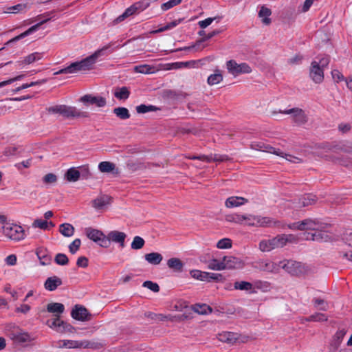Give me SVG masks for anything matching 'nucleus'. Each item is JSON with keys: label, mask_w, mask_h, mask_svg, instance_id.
<instances>
[{"label": "nucleus", "mask_w": 352, "mask_h": 352, "mask_svg": "<svg viewBox=\"0 0 352 352\" xmlns=\"http://www.w3.org/2000/svg\"><path fill=\"white\" fill-rule=\"evenodd\" d=\"M303 230H314V233H308L306 239L318 242L327 241L330 236L326 231L328 224L318 219H305L301 221Z\"/></svg>", "instance_id": "f257e3e1"}, {"label": "nucleus", "mask_w": 352, "mask_h": 352, "mask_svg": "<svg viewBox=\"0 0 352 352\" xmlns=\"http://www.w3.org/2000/svg\"><path fill=\"white\" fill-rule=\"evenodd\" d=\"M109 48V46H105L101 50L95 52L91 56L82 59L80 61L72 63L69 66L58 70L54 73V75H59L62 74H74L80 71L89 70L92 68V66L96 63V60L101 56L102 52Z\"/></svg>", "instance_id": "f03ea898"}, {"label": "nucleus", "mask_w": 352, "mask_h": 352, "mask_svg": "<svg viewBox=\"0 0 352 352\" xmlns=\"http://www.w3.org/2000/svg\"><path fill=\"white\" fill-rule=\"evenodd\" d=\"M226 221L239 224L245 223L250 226H270L272 223V219L269 217L239 214H233L227 216Z\"/></svg>", "instance_id": "7ed1b4c3"}, {"label": "nucleus", "mask_w": 352, "mask_h": 352, "mask_svg": "<svg viewBox=\"0 0 352 352\" xmlns=\"http://www.w3.org/2000/svg\"><path fill=\"white\" fill-rule=\"evenodd\" d=\"M47 111L50 113H58L65 118H87L89 113L78 109L75 107H70L64 104L50 107Z\"/></svg>", "instance_id": "20e7f679"}, {"label": "nucleus", "mask_w": 352, "mask_h": 352, "mask_svg": "<svg viewBox=\"0 0 352 352\" xmlns=\"http://www.w3.org/2000/svg\"><path fill=\"white\" fill-rule=\"evenodd\" d=\"M54 12H55L54 11H50V12H45L44 14L38 15L36 16V19H41L40 22H38V23L35 24L34 25H32L28 30H27L24 32L21 33V34H19V35L14 37L13 38L9 40L5 45H9L10 43H14V42H16V41H18L25 38V36L30 35L32 32H35L36 30H37L38 29V28L41 25L47 23L51 19L54 18Z\"/></svg>", "instance_id": "39448f33"}, {"label": "nucleus", "mask_w": 352, "mask_h": 352, "mask_svg": "<svg viewBox=\"0 0 352 352\" xmlns=\"http://www.w3.org/2000/svg\"><path fill=\"white\" fill-rule=\"evenodd\" d=\"M280 266L292 276H300L309 271L306 265L293 260L282 261Z\"/></svg>", "instance_id": "423d86ee"}, {"label": "nucleus", "mask_w": 352, "mask_h": 352, "mask_svg": "<svg viewBox=\"0 0 352 352\" xmlns=\"http://www.w3.org/2000/svg\"><path fill=\"white\" fill-rule=\"evenodd\" d=\"M289 240L285 234L278 235L272 239H265L259 243V249L262 252H270L276 248H283Z\"/></svg>", "instance_id": "0eeeda50"}, {"label": "nucleus", "mask_w": 352, "mask_h": 352, "mask_svg": "<svg viewBox=\"0 0 352 352\" xmlns=\"http://www.w3.org/2000/svg\"><path fill=\"white\" fill-rule=\"evenodd\" d=\"M3 233L8 238L14 240L20 241L25 237V230L19 225L6 223L3 226Z\"/></svg>", "instance_id": "6e6552de"}, {"label": "nucleus", "mask_w": 352, "mask_h": 352, "mask_svg": "<svg viewBox=\"0 0 352 352\" xmlns=\"http://www.w3.org/2000/svg\"><path fill=\"white\" fill-rule=\"evenodd\" d=\"M86 236L91 241L98 244L100 247L108 248L110 242L107 236L100 230L92 228H85Z\"/></svg>", "instance_id": "1a4fd4ad"}, {"label": "nucleus", "mask_w": 352, "mask_h": 352, "mask_svg": "<svg viewBox=\"0 0 352 352\" xmlns=\"http://www.w3.org/2000/svg\"><path fill=\"white\" fill-rule=\"evenodd\" d=\"M226 66L229 73L234 76L252 72V69L248 64L245 63L238 64L234 60H228L226 63Z\"/></svg>", "instance_id": "9d476101"}, {"label": "nucleus", "mask_w": 352, "mask_h": 352, "mask_svg": "<svg viewBox=\"0 0 352 352\" xmlns=\"http://www.w3.org/2000/svg\"><path fill=\"white\" fill-rule=\"evenodd\" d=\"M280 113L291 114L294 122L298 126L302 125L307 122V117L302 109L292 108L285 111H280Z\"/></svg>", "instance_id": "9b49d317"}, {"label": "nucleus", "mask_w": 352, "mask_h": 352, "mask_svg": "<svg viewBox=\"0 0 352 352\" xmlns=\"http://www.w3.org/2000/svg\"><path fill=\"white\" fill-rule=\"evenodd\" d=\"M47 324L50 328L61 333L72 332L74 329L70 324L61 320L58 315H56V318L52 322L47 321Z\"/></svg>", "instance_id": "f8f14e48"}, {"label": "nucleus", "mask_w": 352, "mask_h": 352, "mask_svg": "<svg viewBox=\"0 0 352 352\" xmlns=\"http://www.w3.org/2000/svg\"><path fill=\"white\" fill-rule=\"evenodd\" d=\"M67 349H99L102 344L89 340H67Z\"/></svg>", "instance_id": "ddd939ff"}, {"label": "nucleus", "mask_w": 352, "mask_h": 352, "mask_svg": "<svg viewBox=\"0 0 352 352\" xmlns=\"http://www.w3.org/2000/svg\"><path fill=\"white\" fill-rule=\"evenodd\" d=\"M217 338L221 342L234 345L239 342L241 335L236 332L222 331L217 335Z\"/></svg>", "instance_id": "4468645a"}, {"label": "nucleus", "mask_w": 352, "mask_h": 352, "mask_svg": "<svg viewBox=\"0 0 352 352\" xmlns=\"http://www.w3.org/2000/svg\"><path fill=\"white\" fill-rule=\"evenodd\" d=\"M71 316L74 319L80 321H89L91 317L88 310L85 307L79 305L74 306L72 310Z\"/></svg>", "instance_id": "2eb2a0df"}, {"label": "nucleus", "mask_w": 352, "mask_h": 352, "mask_svg": "<svg viewBox=\"0 0 352 352\" xmlns=\"http://www.w3.org/2000/svg\"><path fill=\"white\" fill-rule=\"evenodd\" d=\"M309 76L316 83H320L324 80V69H322L319 63L313 61L311 64Z\"/></svg>", "instance_id": "dca6fc26"}, {"label": "nucleus", "mask_w": 352, "mask_h": 352, "mask_svg": "<svg viewBox=\"0 0 352 352\" xmlns=\"http://www.w3.org/2000/svg\"><path fill=\"white\" fill-rule=\"evenodd\" d=\"M80 101L84 104H94L98 107H104L107 104L106 98L102 96H95L86 94L80 98Z\"/></svg>", "instance_id": "f3484780"}, {"label": "nucleus", "mask_w": 352, "mask_h": 352, "mask_svg": "<svg viewBox=\"0 0 352 352\" xmlns=\"http://www.w3.org/2000/svg\"><path fill=\"white\" fill-rule=\"evenodd\" d=\"M316 201L317 197L316 195L313 194H307L298 198V200L294 202V207L296 208H301L302 207L314 205Z\"/></svg>", "instance_id": "a211bd4d"}, {"label": "nucleus", "mask_w": 352, "mask_h": 352, "mask_svg": "<svg viewBox=\"0 0 352 352\" xmlns=\"http://www.w3.org/2000/svg\"><path fill=\"white\" fill-rule=\"evenodd\" d=\"M21 146L19 145L12 144L6 146L2 153H0V162H4L10 157L20 153Z\"/></svg>", "instance_id": "6ab92c4d"}, {"label": "nucleus", "mask_w": 352, "mask_h": 352, "mask_svg": "<svg viewBox=\"0 0 352 352\" xmlns=\"http://www.w3.org/2000/svg\"><path fill=\"white\" fill-rule=\"evenodd\" d=\"M223 263L226 269H239L243 265L242 261L232 256H225L223 258Z\"/></svg>", "instance_id": "aec40b11"}, {"label": "nucleus", "mask_w": 352, "mask_h": 352, "mask_svg": "<svg viewBox=\"0 0 352 352\" xmlns=\"http://www.w3.org/2000/svg\"><path fill=\"white\" fill-rule=\"evenodd\" d=\"M10 337L16 344H23L31 341L30 336L28 333L19 331L11 332Z\"/></svg>", "instance_id": "412c9836"}, {"label": "nucleus", "mask_w": 352, "mask_h": 352, "mask_svg": "<svg viewBox=\"0 0 352 352\" xmlns=\"http://www.w3.org/2000/svg\"><path fill=\"white\" fill-rule=\"evenodd\" d=\"M192 159H199L206 162H226L229 160V157L226 155H220V154H210L208 155H201L197 157H193Z\"/></svg>", "instance_id": "4be33fe9"}, {"label": "nucleus", "mask_w": 352, "mask_h": 352, "mask_svg": "<svg viewBox=\"0 0 352 352\" xmlns=\"http://www.w3.org/2000/svg\"><path fill=\"white\" fill-rule=\"evenodd\" d=\"M111 197L109 195H102L92 201V206L96 210H100L109 205Z\"/></svg>", "instance_id": "5701e85b"}, {"label": "nucleus", "mask_w": 352, "mask_h": 352, "mask_svg": "<svg viewBox=\"0 0 352 352\" xmlns=\"http://www.w3.org/2000/svg\"><path fill=\"white\" fill-rule=\"evenodd\" d=\"M63 284L61 278L56 276L47 278L44 283V287L47 291H54L57 287Z\"/></svg>", "instance_id": "b1692460"}, {"label": "nucleus", "mask_w": 352, "mask_h": 352, "mask_svg": "<svg viewBox=\"0 0 352 352\" xmlns=\"http://www.w3.org/2000/svg\"><path fill=\"white\" fill-rule=\"evenodd\" d=\"M41 54L38 52L32 53L24 57L23 59L16 61L15 65L16 67H20L23 65H30L36 60L41 59Z\"/></svg>", "instance_id": "393cba45"}, {"label": "nucleus", "mask_w": 352, "mask_h": 352, "mask_svg": "<svg viewBox=\"0 0 352 352\" xmlns=\"http://www.w3.org/2000/svg\"><path fill=\"white\" fill-rule=\"evenodd\" d=\"M346 332L347 329L345 327L339 328L336 331L331 342V345L334 349H338Z\"/></svg>", "instance_id": "a878e982"}, {"label": "nucleus", "mask_w": 352, "mask_h": 352, "mask_svg": "<svg viewBox=\"0 0 352 352\" xmlns=\"http://www.w3.org/2000/svg\"><path fill=\"white\" fill-rule=\"evenodd\" d=\"M126 234L119 231H111L108 234L107 236L111 243V241L120 243V246L123 248L124 246V240L126 239Z\"/></svg>", "instance_id": "bb28decb"}, {"label": "nucleus", "mask_w": 352, "mask_h": 352, "mask_svg": "<svg viewBox=\"0 0 352 352\" xmlns=\"http://www.w3.org/2000/svg\"><path fill=\"white\" fill-rule=\"evenodd\" d=\"M248 202V200L243 197H230L225 202V206L227 208H234L241 206Z\"/></svg>", "instance_id": "cd10ccee"}, {"label": "nucleus", "mask_w": 352, "mask_h": 352, "mask_svg": "<svg viewBox=\"0 0 352 352\" xmlns=\"http://www.w3.org/2000/svg\"><path fill=\"white\" fill-rule=\"evenodd\" d=\"M220 33L219 30H214L210 33H208L207 35H206L205 37H203L199 41H198L196 44L192 45L191 46L186 47L184 48V50H190L192 49H196V50H201L204 47H201V42L208 41L212 38L213 36L219 34Z\"/></svg>", "instance_id": "c85d7f7f"}, {"label": "nucleus", "mask_w": 352, "mask_h": 352, "mask_svg": "<svg viewBox=\"0 0 352 352\" xmlns=\"http://www.w3.org/2000/svg\"><path fill=\"white\" fill-rule=\"evenodd\" d=\"M234 287L235 289L247 291L250 294H254L256 292L253 285L247 281H236L234 284Z\"/></svg>", "instance_id": "c756f323"}, {"label": "nucleus", "mask_w": 352, "mask_h": 352, "mask_svg": "<svg viewBox=\"0 0 352 352\" xmlns=\"http://www.w3.org/2000/svg\"><path fill=\"white\" fill-rule=\"evenodd\" d=\"M145 260L150 264L158 265L162 259V255L158 252H151L144 255Z\"/></svg>", "instance_id": "7c9ffc66"}, {"label": "nucleus", "mask_w": 352, "mask_h": 352, "mask_svg": "<svg viewBox=\"0 0 352 352\" xmlns=\"http://www.w3.org/2000/svg\"><path fill=\"white\" fill-rule=\"evenodd\" d=\"M167 265L169 268L179 272H182L184 267V263L178 258H171L168 259Z\"/></svg>", "instance_id": "2f4dec72"}, {"label": "nucleus", "mask_w": 352, "mask_h": 352, "mask_svg": "<svg viewBox=\"0 0 352 352\" xmlns=\"http://www.w3.org/2000/svg\"><path fill=\"white\" fill-rule=\"evenodd\" d=\"M130 96V91L126 87H117L115 92L114 96L118 100H126Z\"/></svg>", "instance_id": "473e14b6"}, {"label": "nucleus", "mask_w": 352, "mask_h": 352, "mask_svg": "<svg viewBox=\"0 0 352 352\" xmlns=\"http://www.w3.org/2000/svg\"><path fill=\"white\" fill-rule=\"evenodd\" d=\"M65 307L62 303L51 302L47 306V311L50 313L58 314L57 315L63 313Z\"/></svg>", "instance_id": "72a5a7b5"}, {"label": "nucleus", "mask_w": 352, "mask_h": 352, "mask_svg": "<svg viewBox=\"0 0 352 352\" xmlns=\"http://www.w3.org/2000/svg\"><path fill=\"white\" fill-rule=\"evenodd\" d=\"M272 12L271 10L265 6H262L258 12V16L262 19V22L265 25H270L271 23V19L269 16L271 15Z\"/></svg>", "instance_id": "f704fd0d"}, {"label": "nucleus", "mask_w": 352, "mask_h": 352, "mask_svg": "<svg viewBox=\"0 0 352 352\" xmlns=\"http://www.w3.org/2000/svg\"><path fill=\"white\" fill-rule=\"evenodd\" d=\"M59 232L66 237H69L74 234V228L70 223H65L60 226Z\"/></svg>", "instance_id": "c9c22d12"}, {"label": "nucleus", "mask_w": 352, "mask_h": 352, "mask_svg": "<svg viewBox=\"0 0 352 352\" xmlns=\"http://www.w3.org/2000/svg\"><path fill=\"white\" fill-rule=\"evenodd\" d=\"M65 177L68 182H76L80 177V170L76 169L75 168H71L66 172Z\"/></svg>", "instance_id": "e433bc0d"}, {"label": "nucleus", "mask_w": 352, "mask_h": 352, "mask_svg": "<svg viewBox=\"0 0 352 352\" xmlns=\"http://www.w3.org/2000/svg\"><path fill=\"white\" fill-rule=\"evenodd\" d=\"M303 320L307 322H325L328 320V316L322 313H315L303 318Z\"/></svg>", "instance_id": "4c0bfd02"}, {"label": "nucleus", "mask_w": 352, "mask_h": 352, "mask_svg": "<svg viewBox=\"0 0 352 352\" xmlns=\"http://www.w3.org/2000/svg\"><path fill=\"white\" fill-rule=\"evenodd\" d=\"M133 70L137 73L148 74L155 72V67L147 64H144L135 66Z\"/></svg>", "instance_id": "58836bf2"}, {"label": "nucleus", "mask_w": 352, "mask_h": 352, "mask_svg": "<svg viewBox=\"0 0 352 352\" xmlns=\"http://www.w3.org/2000/svg\"><path fill=\"white\" fill-rule=\"evenodd\" d=\"M208 268L219 271L225 270V266L223 265V260L219 261L218 259L212 258L208 262Z\"/></svg>", "instance_id": "ea45409f"}, {"label": "nucleus", "mask_w": 352, "mask_h": 352, "mask_svg": "<svg viewBox=\"0 0 352 352\" xmlns=\"http://www.w3.org/2000/svg\"><path fill=\"white\" fill-rule=\"evenodd\" d=\"M223 80V76L219 70H216L215 73L211 74L208 78V83L210 85H214Z\"/></svg>", "instance_id": "a19ab883"}, {"label": "nucleus", "mask_w": 352, "mask_h": 352, "mask_svg": "<svg viewBox=\"0 0 352 352\" xmlns=\"http://www.w3.org/2000/svg\"><path fill=\"white\" fill-rule=\"evenodd\" d=\"M113 113L121 120H126L130 118L129 110L126 107H117L113 109Z\"/></svg>", "instance_id": "79ce46f5"}, {"label": "nucleus", "mask_w": 352, "mask_h": 352, "mask_svg": "<svg viewBox=\"0 0 352 352\" xmlns=\"http://www.w3.org/2000/svg\"><path fill=\"white\" fill-rule=\"evenodd\" d=\"M116 168L113 163L110 162H102L98 164V169L102 173L112 172Z\"/></svg>", "instance_id": "37998d69"}, {"label": "nucleus", "mask_w": 352, "mask_h": 352, "mask_svg": "<svg viewBox=\"0 0 352 352\" xmlns=\"http://www.w3.org/2000/svg\"><path fill=\"white\" fill-rule=\"evenodd\" d=\"M190 276L197 280L201 281H207L208 280V272H202L198 270H192L190 272Z\"/></svg>", "instance_id": "c03bdc74"}, {"label": "nucleus", "mask_w": 352, "mask_h": 352, "mask_svg": "<svg viewBox=\"0 0 352 352\" xmlns=\"http://www.w3.org/2000/svg\"><path fill=\"white\" fill-rule=\"evenodd\" d=\"M28 9V5L26 3H19L11 7H8L5 11L6 13H19L21 12L25 11Z\"/></svg>", "instance_id": "a18cd8bd"}, {"label": "nucleus", "mask_w": 352, "mask_h": 352, "mask_svg": "<svg viewBox=\"0 0 352 352\" xmlns=\"http://www.w3.org/2000/svg\"><path fill=\"white\" fill-rule=\"evenodd\" d=\"M49 225H50L52 227L54 226V224L52 221L48 223L45 220H42L39 219L34 220V221L32 223L33 227L39 228L42 230H49Z\"/></svg>", "instance_id": "49530a36"}, {"label": "nucleus", "mask_w": 352, "mask_h": 352, "mask_svg": "<svg viewBox=\"0 0 352 352\" xmlns=\"http://www.w3.org/2000/svg\"><path fill=\"white\" fill-rule=\"evenodd\" d=\"M193 310L199 314H207L208 313H211L212 311V308L206 304H197L193 307Z\"/></svg>", "instance_id": "de8ad7c7"}, {"label": "nucleus", "mask_w": 352, "mask_h": 352, "mask_svg": "<svg viewBox=\"0 0 352 352\" xmlns=\"http://www.w3.org/2000/svg\"><path fill=\"white\" fill-rule=\"evenodd\" d=\"M145 241L143 238L136 236L133 238L131 247L133 250H140L144 247Z\"/></svg>", "instance_id": "09e8293b"}, {"label": "nucleus", "mask_w": 352, "mask_h": 352, "mask_svg": "<svg viewBox=\"0 0 352 352\" xmlns=\"http://www.w3.org/2000/svg\"><path fill=\"white\" fill-rule=\"evenodd\" d=\"M150 5V0H141L133 3L138 13L146 10Z\"/></svg>", "instance_id": "8fccbe9b"}, {"label": "nucleus", "mask_w": 352, "mask_h": 352, "mask_svg": "<svg viewBox=\"0 0 352 352\" xmlns=\"http://www.w3.org/2000/svg\"><path fill=\"white\" fill-rule=\"evenodd\" d=\"M54 261L59 265H66L69 263V259L66 254L58 253L55 256Z\"/></svg>", "instance_id": "3c124183"}, {"label": "nucleus", "mask_w": 352, "mask_h": 352, "mask_svg": "<svg viewBox=\"0 0 352 352\" xmlns=\"http://www.w3.org/2000/svg\"><path fill=\"white\" fill-rule=\"evenodd\" d=\"M157 109L153 105L140 104L136 107V111L138 113H145L149 111H156Z\"/></svg>", "instance_id": "603ef678"}, {"label": "nucleus", "mask_w": 352, "mask_h": 352, "mask_svg": "<svg viewBox=\"0 0 352 352\" xmlns=\"http://www.w3.org/2000/svg\"><path fill=\"white\" fill-rule=\"evenodd\" d=\"M182 2V0H169L168 1L164 3L161 5V9L163 11H166L177 5H179Z\"/></svg>", "instance_id": "864d4df0"}, {"label": "nucleus", "mask_w": 352, "mask_h": 352, "mask_svg": "<svg viewBox=\"0 0 352 352\" xmlns=\"http://www.w3.org/2000/svg\"><path fill=\"white\" fill-rule=\"evenodd\" d=\"M263 151L267 152L270 153H273L274 155H276L278 156H283V152L280 151V149L272 147L270 144H265L264 146H263Z\"/></svg>", "instance_id": "5fc2aeb1"}, {"label": "nucleus", "mask_w": 352, "mask_h": 352, "mask_svg": "<svg viewBox=\"0 0 352 352\" xmlns=\"http://www.w3.org/2000/svg\"><path fill=\"white\" fill-rule=\"evenodd\" d=\"M219 249H227L232 247V241L230 239L224 238L219 240L217 244Z\"/></svg>", "instance_id": "6e6d98bb"}, {"label": "nucleus", "mask_w": 352, "mask_h": 352, "mask_svg": "<svg viewBox=\"0 0 352 352\" xmlns=\"http://www.w3.org/2000/svg\"><path fill=\"white\" fill-rule=\"evenodd\" d=\"M142 286L149 289L153 292H158L160 291V286L158 284L151 280L144 281Z\"/></svg>", "instance_id": "4d7b16f0"}, {"label": "nucleus", "mask_w": 352, "mask_h": 352, "mask_svg": "<svg viewBox=\"0 0 352 352\" xmlns=\"http://www.w3.org/2000/svg\"><path fill=\"white\" fill-rule=\"evenodd\" d=\"M145 316L154 320L164 321L168 318V316L163 314H157L153 312H148L145 314Z\"/></svg>", "instance_id": "13d9d810"}, {"label": "nucleus", "mask_w": 352, "mask_h": 352, "mask_svg": "<svg viewBox=\"0 0 352 352\" xmlns=\"http://www.w3.org/2000/svg\"><path fill=\"white\" fill-rule=\"evenodd\" d=\"M208 280L207 282H210L211 280H215L217 282H223L224 280V278L222 274H217V273H210L208 272Z\"/></svg>", "instance_id": "bf43d9fd"}, {"label": "nucleus", "mask_w": 352, "mask_h": 352, "mask_svg": "<svg viewBox=\"0 0 352 352\" xmlns=\"http://www.w3.org/2000/svg\"><path fill=\"white\" fill-rule=\"evenodd\" d=\"M81 245V241L80 239H76L70 245H69V252L72 254H75L80 248Z\"/></svg>", "instance_id": "052dcab7"}, {"label": "nucleus", "mask_w": 352, "mask_h": 352, "mask_svg": "<svg viewBox=\"0 0 352 352\" xmlns=\"http://www.w3.org/2000/svg\"><path fill=\"white\" fill-rule=\"evenodd\" d=\"M331 76L335 82L338 83L341 81L345 80L342 74L338 69H333L331 72Z\"/></svg>", "instance_id": "680f3d73"}, {"label": "nucleus", "mask_w": 352, "mask_h": 352, "mask_svg": "<svg viewBox=\"0 0 352 352\" xmlns=\"http://www.w3.org/2000/svg\"><path fill=\"white\" fill-rule=\"evenodd\" d=\"M217 19H220L221 17H209L203 21H199L198 25L201 28L204 29L207 28L208 25H210Z\"/></svg>", "instance_id": "e2e57ef3"}, {"label": "nucleus", "mask_w": 352, "mask_h": 352, "mask_svg": "<svg viewBox=\"0 0 352 352\" xmlns=\"http://www.w3.org/2000/svg\"><path fill=\"white\" fill-rule=\"evenodd\" d=\"M24 76H25L24 74H21V75L16 76L14 78H12L7 80L2 81L0 82V88L5 87L6 85H10L15 81L20 80L23 79L24 78Z\"/></svg>", "instance_id": "0e129e2a"}, {"label": "nucleus", "mask_w": 352, "mask_h": 352, "mask_svg": "<svg viewBox=\"0 0 352 352\" xmlns=\"http://www.w3.org/2000/svg\"><path fill=\"white\" fill-rule=\"evenodd\" d=\"M37 256L41 261V265H47V264L50 263V262L51 261L50 257L49 256L45 254V252H43V251L38 252Z\"/></svg>", "instance_id": "69168bd1"}, {"label": "nucleus", "mask_w": 352, "mask_h": 352, "mask_svg": "<svg viewBox=\"0 0 352 352\" xmlns=\"http://www.w3.org/2000/svg\"><path fill=\"white\" fill-rule=\"evenodd\" d=\"M43 181L45 184H54L57 181V177L53 173H48L43 177Z\"/></svg>", "instance_id": "338daca9"}, {"label": "nucleus", "mask_w": 352, "mask_h": 352, "mask_svg": "<svg viewBox=\"0 0 352 352\" xmlns=\"http://www.w3.org/2000/svg\"><path fill=\"white\" fill-rule=\"evenodd\" d=\"M260 268L264 271L272 272L274 269V265L272 262H262L260 263Z\"/></svg>", "instance_id": "774afa93"}]
</instances>
